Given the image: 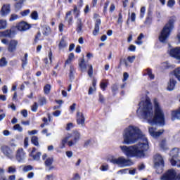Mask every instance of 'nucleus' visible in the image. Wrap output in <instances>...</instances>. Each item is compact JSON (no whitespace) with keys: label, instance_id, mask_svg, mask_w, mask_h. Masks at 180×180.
<instances>
[{"label":"nucleus","instance_id":"obj_16","mask_svg":"<svg viewBox=\"0 0 180 180\" xmlns=\"http://www.w3.org/2000/svg\"><path fill=\"white\" fill-rule=\"evenodd\" d=\"M77 123L79 126H85V116L82 112H78L77 114Z\"/></svg>","mask_w":180,"mask_h":180},{"label":"nucleus","instance_id":"obj_36","mask_svg":"<svg viewBox=\"0 0 180 180\" xmlns=\"http://www.w3.org/2000/svg\"><path fill=\"white\" fill-rule=\"evenodd\" d=\"M13 130H17L20 133H22V131H23V128H22L20 124H16L13 126Z\"/></svg>","mask_w":180,"mask_h":180},{"label":"nucleus","instance_id":"obj_61","mask_svg":"<svg viewBox=\"0 0 180 180\" xmlns=\"http://www.w3.org/2000/svg\"><path fill=\"white\" fill-rule=\"evenodd\" d=\"M131 22H136V13H131Z\"/></svg>","mask_w":180,"mask_h":180},{"label":"nucleus","instance_id":"obj_55","mask_svg":"<svg viewBox=\"0 0 180 180\" xmlns=\"http://www.w3.org/2000/svg\"><path fill=\"white\" fill-rule=\"evenodd\" d=\"M127 60L129 63H133L136 60V56H128Z\"/></svg>","mask_w":180,"mask_h":180},{"label":"nucleus","instance_id":"obj_2","mask_svg":"<svg viewBox=\"0 0 180 180\" xmlns=\"http://www.w3.org/2000/svg\"><path fill=\"white\" fill-rule=\"evenodd\" d=\"M154 110H153V104L150 98H146L144 101L139 103V108L136 113L140 119L147 120L150 124H159L164 126L165 124V118L164 117V110L161 108V105L157 98L153 100Z\"/></svg>","mask_w":180,"mask_h":180},{"label":"nucleus","instance_id":"obj_26","mask_svg":"<svg viewBox=\"0 0 180 180\" xmlns=\"http://www.w3.org/2000/svg\"><path fill=\"white\" fill-rule=\"evenodd\" d=\"M27 57H28L27 53H25L24 57H22L21 59L22 68H25V67L27 65Z\"/></svg>","mask_w":180,"mask_h":180},{"label":"nucleus","instance_id":"obj_10","mask_svg":"<svg viewBox=\"0 0 180 180\" xmlns=\"http://www.w3.org/2000/svg\"><path fill=\"white\" fill-rule=\"evenodd\" d=\"M15 158L18 162H22L25 158H26V153L23 150V148H20L18 149Z\"/></svg>","mask_w":180,"mask_h":180},{"label":"nucleus","instance_id":"obj_25","mask_svg":"<svg viewBox=\"0 0 180 180\" xmlns=\"http://www.w3.org/2000/svg\"><path fill=\"white\" fill-rule=\"evenodd\" d=\"M79 67H80L82 71H85L86 70V64H85V60L84 58L80 59Z\"/></svg>","mask_w":180,"mask_h":180},{"label":"nucleus","instance_id":"obj_15","mask_svg":"<svg viewBox=\"0 0 180 180\" xmlns=\"http://www.w3.org/2000/svg\"><path fill=\"white\" fill-rule=\"evenodd\" d=\"M9 13H11V6L9 4H4L0 11L1 16L5 18V16L9 15Z\"/></svg>","mask_w":180,"mask_h":180},{"label":"nucleus","instance_id":"obj_19","mask_svg":"<svg viewBox=\"0 0 180 180\" xmlns=\"http://www.w3.org/2000/svg\"><path fill=\"white\" fill-rule=\"evenodd\" d=\"M175 85H176V80L174 79V78H170L167 85V91H174Z\"/></svg>","mask_w":180,"mask_h":180},{"label":"nucleus","instance_id":"obj_41","mask_svg":"<svg viewBox=\"0 0 180 180\" xmlns=\"http://www.w3.org/2000/svg\"><path fill=\"white\" fill-rule=\"evenodd\" d=\"M32 169H33V167L32 165H27L23 167L22 171L24 172H29V171H32Z\"/></svg>","mask_w":180,"mask_h":180},{"label":"nucleus","instance_id":"obj_32","mask_svg":"<svg viewBox=\"0 0 180 180\" xmlns=\"http://www.w3.org/2000/svg\"><path fill=\"white\" fill-rule=\"evenodd\" d=\"M7 172L8 174H15L16 172V167L15 166H10L7 169Z\"/></svg>","mask_w":180,"mask_h":180},{"label":"nucleus","instance_id":"obj_42","mask_svg":"<svg viewBox=\"0 0 180 180\" xmlns=\"http://www.w3.org/2000/svg\"><path fill=\"white\" fill-rule=\"evenodd\" d=\"M74 67L72 65L70 66V79H74Z\"/></svg>","mask_w":180,"mask_h":180},{"label":"nucleus","instance_id":"obj_52","mask_svg":"<svg viewBox=\"0 0 180 180\" xmlns=\"http://www.w3.org/2000/svg\"><path fill=\"white\" fill-rule=\"evenodd\" d=\"M109 4H110V1H107L105 4H104V9H103V13H106L107 11H108V6H109Z\"/></svg>","mask_w":180,"mask_h":180},{"label":"nucleus","instance_id":"obj_57","mask_svg":"<svg viewBox=\"0 0 180 180\" xmlns=\"http://www.w3.org/2000/svg\"><path fill=\"white\" fill-rule=\"evenodd\" d=\"M53 115L56 117H58V116H60L61 115V111L60 110H56L55 112H53Z\"/></svg>","mask_w":180,"mask_h":180},{"label":"nucleus","instance_id":"obj_24","mask_svg":"<svg viewBox=\"0 0 180 180\" xmlns=\"http://www.w3.org/2000/svg\"><path fill=\"white\" fill-rule=\"evenodd\" d=\"M8 27V22L6 20H0V30H4Z\"/></svg>","mask_w":180,"mask_h":180},{"label":"nucleus","instance_id":"obj_8","mask_svg":"<svg viewBox=\"0 0 180 180\" xmlns=\"http://www.w3.org/2000/svg\"><path fill=\"white\" fill-rule=\"evenodd\" d=\"M176 177V171L174 169H169L161 176L160 180H174Z\"/></svg>","mask_w":180,"mask_h":180},{"label":"nucleus","instance_id":"obj_54","mask_svg":"<svg viewBox=\"0 0 180 180\" xmlns=\"http://www.w3.org/2000/svg\"><path fill=\"white\" fill-rule=\"evenodd\" d=\"M92 145V141L91 140H87L84 142V147H88V146Z\"/></svg>","mask_w":180,"mask_h":180},{"label":"nucleus","instance_id":"obj_39","mask_svg":"<svg viewBox=\"0 0 180 180\" xmlns=\"http://www.w3.org/2000/svg\"><path fill=\"white\" fill-rule=\"evenodd\" d=\"M144 15H146V6H143L141 8V10H140L141 19H143V18H144Z\"/></svg>","mask_w":180,"mask_h":180},{"label":"nucleus","instance_id":"obj_53","mask_svg":"<svg viewBox=\"0 0 180 180\" xmlns=\"http://www.w3.org/2000/svg\"><path fill=\"white\" fill-rule=\"evenodd\" d=\"M73 12L75 15H76V16H78L79 15V10H78V8L77 7V6H74Z\"/></svg>","mask_w":180,"mask_h":180},{"label":"nucleus","instance_id":"obj_6","mask_svg":"<svg viewBox=\"0 0 180 180\" xmlns=\"http://www.w3.org/2000/svg\"><path fill=\"white\" fill-rule=\"evenodd\" d=\"M110 162L117 164V165H120V167H130V165H132L133 164L130 160H127L123 157H120L118 158H113L110 160Z\"/></svg>","mask_w":180,"mask_h":180},{"label":"nucleus","instance_id":"obj_51","mask_svg":"<svg viewBox=\"0 0 180 180\" xmlns=\"http://www.w3.org/2000/svg\"><path fill=\"white\" fill-rule=\"evenodd\" d=\"M74 127V124H72V123H68V124H67V125H66V130H68V131H70V130H71V129H72Z\"/></svg>","mask_w":180,"mask_h":180},{"label":"nucleus","instance_id":"obj_12","mask_svg":"<svg viewBox=\"0 0 180 180\" xmlns=\"http://www.w3.org/2000/svg\"><path fill=\"white\" fill-rule=\"evenodd\" d=\"M19 42L17 40L12 39L8 42V51L9 53H15Z\"/></svg>","mask_w":180,"mask_h":180},{"label":"nucleus","instance_id":"obj_50","mask_svg":"<svg viewBox=\"0 0 180 180\" xmlns=\"http://www.w3.org/2000/svg\"><path fill=\"white\" fill-rule=\"evenodd\" d=\"M96 91V87L91 86L89 89V95H92Z\"/></svg>","mask_w":180,"mask_h":180},{"label":"nucleus","instance_id":"obj_31","mask_svg":"<svg viewBox=\"0 0 180 180\" xmlns=\"http://www.w3.org/2000/svg\"><path fill=\"white\" fill-rule=\"evenodd\" d=\"M51 30L50 29V27H43V34L44 36H49V33H51Z\"/></svg>","mask_w":180,"mask_h":180},{"label":"nucleus","instance_id":"obj_9","mask_svg":"<svg viewBox=\"0 0 180 180\" xmlns=\"http://www.w3.org/2000/svg\"><path fill=\"white\" fill-rule=\"evenodd\" d=\"M148 131L150 135L154 139H157V137H160L162 133H164V130L161 129L157 131V128L154 127H149Z\"/></svg>","mask_w":180,"mask_h":180},{"label":"nucleus","instance_id":"obj_34","mask_svg":"<svg viewBox=\"0 0 180 180\" xmlns=\"http://www.w3.org/2000/svg\"><path fill=\"white\" fill-rule=\"evenodd\" d=\"M160 147L162 150H167V141L165 139L162 140L160 143Z\"/></svg>","mask_w":180,"mask_h":180},{"label":"nucleus","instance_id":"obj_30","mask_svg":"<svg viewBox=\"0 0 180 180\" xmlns=\"http://www.w3.org/2000/svg\"><path fill=\"white\" fill-rule=\"evenodd\" d=\"M16 4H15V7L16 9H20L22 8V5H23V0H14Z\"/></svg>","mask_w":180,"mask_h":180},{"label":"nucleus","instance_id":"obj_40","mask_svg":"<svg viewBox=\"0 0 180 180\" xmlns=\"http://www.w3.org/2000/svg\"><path fill=\"white\" fill-rule=\"evenodd\" d=\"M18 19H19V15L16 14H11L9 20L10 22H13L15 20H18Z\"/></svg>","mask_w":180,"mask_h":180},{"label":"nucleus","instance_id":"obj_59","mask_svg":"<svg viewBox=\"0 0 180 180\" xmlns=\"http://www.w3.org/2000/svg\"><path fill=\"white\" fill-rule=\"evenodd\" d=\"M123 77H124L123 82L127 81V79H129V73L124 72L123 75Z\"/></svg>","mask_w":180,"mask_h":180},{"label":"nucleus","instance_id":"obj_64","mask_svg":"<svg viewBox=\"0 0 180 180\" xmlns=\"http://www.w3.org/2000/svg\"><path fill=\"white\" fill-rule=\"evenodd\" d=\"M66 155L68 157V158H71V157L73 155L72 151H67Z\"/></svg>","mask_w":180,"mask_h":180},{"label":"nucleus","instance_id":"obj_37","mask_svg":"<svg viewBox=\"0 0 180 180\" xmlns=\"http://www.w3.org/2000/svg\"><path fill=\"white\" fill-rule=\"evenodd\" d=\"M75 56L73 53H70L68 60L65 62V64H70L72 60H74Z\"/></svg>","mask_w":180,"mask_h":180},{"label":"nucleus","instance_id":"obj_43","mask_svg":"<svg viewBox=\"0 0 180 180\" xmlns=\"http://www.w3.org/2000/svg\"><path fill=\"white\" fill-rule=\"evenodd\" d=\"M89 67V70H88V75L90 77H92V75H94V70H93V68H92V65H88Z\"/></svg>","mask_w":180,"mask_h":180},{"label":"nucleus","instance_id":"obj_22","mask_svg":"<svg viewBox=\"0 0 180 180\" xmlns=\"http://www.w3.org/2000/svg\"><path fill=\"white\" fill-rule=\"evenodd\" d=\"M76 30L79 34L82 32V20L81 18L77 19V27Z\"/></svg>","mask_w":180,"mask_h":180},{"label":"nucleus","instance_id":"obj_29","mask_svg":"<svg viewBox=\"0 0 180 180\" xmlns=\"http://www.w3.org/2000/svg\"><path fill=\"white\" fill-rule=\"evenodd\" d=\"M50 91H51V85L46 84L44 87V91L46 95H49L50 94Z\"/></svg>","mask_w":180,"mask_h":180},{"label":"nucleus","instance_id":"obj_20","mask_svg":"<svg viewBox=\"0 0 180 180\" xmlns=\"http://www.w3.org/2000/svg\"><path fill=\"white\" fill-rule=\"evenodd\" d=\"M99 26H101V19L97 18L96 20L94 30L93 31L94 36H98V33H99Z\"/></svg>","mask_w":180,"mask_h":180},{"label":"nucleus","instance_id":"obj_3","mask_svg":"<svg viewBox=\"0 0 180 180\" xmlns=\"http://www.w3.org/2000/svg\"><path fill=\"white\" fill-rule=\"evenodd\" d=\"M79 140H81V133L78 131H73L71 134H66L65 136L62 139L59 148L61 150L65 148V144H68V147L77 146V143H78Z\"/></svg>","mask_w":180,"mask_h":180},{"label":"nucleus","instance_id":"obj_11","mask_svg":"<svg viewBox=\"0 0 180 180\" xmlns=\"http://www.w3.org/2000/svg\"><path fill=\"white\" fill-rule=\"evenodd\" d=\"M1 150L3 154L6 157H7L8 158H10V160H12V158H13V152H12V150H11L10 147H8L6 146H1Z\"/></svg>","mask_w":180,"mask_h":180},{"label":"nucleus","instance_id":"obj_46","mask_svg":"<svg viewBox=\"0 0 180 180\" xmlns=\"http://www.w3.org/2000/svg\"><path fill=\"white\" fill-rule=\"evenodd\" d=\"M174 5H175V0H169L167 1V6L169 8H174Z\"/></svg>","mask_w":180,"mask_h":180},{"label":"nucleus","instance_id":"obj_28","mask_svg":"<svg viewBox=\"0 0 180 180\" xmlns=\"http://www.w3.org/2000/svg\"><path fill=\"white\" fill-rule=\"evenodd\" d=\"M58 47H59L60 50H62V49H64L65 47H67V43L64 40V38L61 39V40L59 43Z\"/></svg>","mask_w":180,"mask_h":180},{"label":"nucleus","instance_id":"obj_44","mask_svg":"<svg viewBox=\"0 0 180 180\" xmlns=\"http://www.w3.org/2000/svg\"><path fill=\"white\" fill-rule=\"evenodd\" d=\"M100 87L102 89V91H105V89H106V88H108V83H106L105 82H102L100 84Z\"/></svg>","mask_w":180,"mask_h":180},{"label":"nucleus","instance_id":"obj_7","mask_svg":"<svg viewBox=\"0 0 180 180\" xmlns=\"http://www.w3.org/2000/svg\"><path fill=\"white\" fill-rule=\"evenodd\" d=\"M179 153V149L178 148H174L170 152V155L172 157V160H170V162L173 167H180V160L176 159V157H178Z\"/></svg>","mask_w":180,"mask_h":180},{"label":"nucleus","instance_id":"obj_56","mask_svg":"<svg viewBox=\"0 0 180 180\" xmlns=\"http://www.w3.org/2000/svg\"><path fill=\"white\" fill-rule=\"evenodd\" d=\"M27 146H29V138L25 137V139L24 140V147L27 148Z\"/></svg>","mask_w":180,"mask_h":180},{"label":"nucleus","instance_id":"obj_18","mask_svg":"<svg viewBox=\"0 0 180 180\" xmlns=\"http://www.w3.org/2000/svg\"><path fill=\"white\" fill-rule=\"evenodd\" d=\"M34 153H36V148H32V151L30 153V157H32L33 160L35 161H39V160H40V157L41 156V153L37 152L35 155Z\"/></svg>","mask_w":180,"mask_h":180},{"label":"nucleus","instance_id":"obj_45","mask_svg":"<svg viewBox=\"0 0 180 180\" xmlns=\"http://www.w3.org/2000/svg\"><path fill=\"white\" fill-rule=\"evenodd\" d=\"M38 108H39V105L37 104V103L34 102L31 107V110L32 112H37Z\"/></svg>","mask_w":180,"mask_h":180},{"label":"nucleus","instance_id":"obj_13","mask_svg":"<svg viewBox=\"0 0 180 180\" xmlns=\"http://www.w3.org/2000/svg\"><path fill=\"white\" fill-rule=\"evenodd\" d=\"M169 54L171 57H174L176 60H180V47H176L169 51Z\"/></svg>","mask_w":180,"mask_h":180},{"label":"nucleus","instance_id":"obj_58","mask_svg":"<svg viewBox=\"0 0 180 180\" xmlns=\"http://www.w3.org/2000/svg\"><path fill=\"white\" fill-rule=\"evenodd\" d=\"M129 172V169H123L118 172L119 174H127Z\"/></svg>","mask_w":180,"mask_h":180},{"label":"nucleus","instance_id":"obj_27","mask_svg":"<svg viewBox=\"0 0 180 180\" xmlns=\"http://www.w3.org/2000/svg\"><path fill=\"white\" fill-rule=\"evenodd\" d=\"M173 74L174 77H176V78L178 79V81H180V68H176L173 71Z\"/></svg>","mask_w":180,"mask_h":180},{"label":"nucleus","instance_id":"obj_4","mask_svg":"<svg viewBox=\"0 0 180 180\" xmlns=\"http://www.w3.org/2000/svg\"><path fill=\"white\" fill-rule=\"evenodd\" d=\"M175 20H176V18L172 17L168 23L165 25L163 27L160 35L159 36V40L162 43H165L167 41V39L169 37V34H171V31L174 29V23H175Z\"/></svg>","mask_w":180,"mask_h":180},{"label":"nucleus","instance_id":"obj_23","mask_svg":"<svg viewBox=\"0 0 180 180\" xmlns=\"http://www.w3.org/2000/svg\"><path fill=\"white\" fill-rule=\"evenodd\" d=\"M38 103L39 106H43L47 103V98L44 96H40L38 99Z\"/></svg>","mask_w":180,"mask_h":180},{"label":"nucleus","instance_id":"obj_5","mask_svg":"<svg viewBox=\"0 0 180 180\" xmlns=\"http://www.w3.org/2000/svg\"><path fill=\"white\" fill-rule=\"evenodd\" d=\"M154 165L158 174H162L164 170V158L161 155L156 154L154 156Z\"/></svg>","mask_w":180,"mask_h":180},{"label":"nucleus","instance_id":"obj_62","mask_svg":"<svg viewBox=\"0 0 180 180\" xmlns=\"http://www.w3.org/2000/svg\"><path fill=\"white\" fill-rule=\"evenodd\" d=\"M21 115L23 116V117H26L27 116V110H22L21 111Z\"/></svg>","mask_w":180,"mask_h":180},{"label":"nucleus","instance_id":"obj_47","mask_svg":"<svg viewBox=\"0 0 180 180\" xmlns=\"http://www.w3.org/2000/svg\"><path fill=\"white\" fill-rule=\"evenodd\" d=\"M6 64H8V63L6 62V59L5 58H2L0 60V65H1V67H5V65H6Z\"/></svg>","mask_w":180,"mask_h":180},{"label":"nucleus","instance_id":"obj_1","mask_svg":"<svg viewBox=\"0 0 180 180\" xmlns=\"http://www.w3.org/2000/svg\"><path fill=\"white\" fill-rule=\"evenodd\" d=\"M122 136L124 144H134L139 140V142L135 145L120 146L122 153L126 157H136V158H144L146 157V151L148 150V141L141 134V131L138 127L134 126L127 127L124 130Z\"/></svg>","mask_w":180,"mask_h":180},{"label":"nucleus","instance_id":"obj_35","mask_svg":"<svg viewBox=\"0 0 180 180\" xmlns=\"http://www.w3.org/2000/svg\"><path fill=\"white\" fill-rule=\"evenodd\" d=\"M31 141L34 146H39V139L37 138V136H32Z\"/></svg>","mask_w":180,"mask_h":180},{"label":"nucleus","instance_id":"obj_48","mask_svg":"<svg viewBox=\"0 0 180 180\" xmlns=\"http://www.w3.org/2000/svg\"><path fill=\"white\" fill-rule=\"evenodd\" d=\"M146 72L149 78H150V79H154V75H153V72H151L150 69H147Z\"/></svg>","mask_w":180,"mask_h":180},{"label":"nucleus","instance_id":"obj_60","mask_svg":"<svg viewBox=\"0 0 180 180\" xmlns=\"http://www.w3.org/2000/svg\"><path fill=\"white\" fill-rule=\"evenodd\" d=\"M108 168H109L108 165H102L101 167V171H108Z\"/></svg>","mask_w":180,"mask_h":180},{"label":"nucleus","instance_id":"obj_14","mask_svg":"<svg viewBox=\"0 0 180 180\" xmlns=\"http://www.w3.org/2000/svg\"><path fill=\"white\" fill-rule=\"evenodd\" d=\"M16 28L20 32H25V30L30 29V25L27 22L22 21L16 25Z\"/></svg>","mask_w":180,"mask_h":180},{"label":"nucleus","instance_id":"obj_63","mask_svg":"<svg viewBox=\"0 0 180 180\" xmlns=\"http://www.w3.org/2000/svg\"><path fill=\"white\" fill-rule=\"evenodd\" d=\"M129 51H136V46L134 45H131L129 47Z\"/></svg>","mask_w":180,"mask_h":180},{"label":"nucleus","instance_id":"obj_38","mask_svg":"<svg viewBox=\"0 0 180 180\" xmlns=\"http://www.w3.org/2000/svg\"><path fill=\"white\" fill-rule=\"evenodd\" d=\"M30 17L34 20H37L39 19V14L37 13V11H33Z\"/></svg>","mask_w":180,"mask_h":180},{"label":"nucleus","instance_id":"obj_49","mask_svg":"<svg viewBox=\"0 0 180 180\" xmlns=\"http://www.w3.org/2000/svg\"><path fill=\"white\" fill-rule=\"evenodd\" d=\"M30 13V10L27 9V10H25L22 12H21L20 15H22L23 17H25V16H27V15H29Z\"/></svg>","mask_w":180,"mask_h":180},{"label":"nucleus","instance_id":"obj_33","mask_svg":"<svg viewBox=\"0 0 180 180\" xmlns=\"http://www.w3.org/2000/svg\"><path fill=\"white\" fill-rule=\"evenodd\" d=\"M141 39H144V35L143 34V33L140 34V35L138 37L137 41H136V44L139 46L143 44V41H141Z\"/></svg>","mask_w":180,"mask_h":180},{"label":"nucleus","instance_id":"obj_17","mask_svg":"<svg viewBox=\"0 0 180 180\" xmlns=\"http://www.w3.org/2000/svg\"><path fill=\"white\" fill-rule=\"evenodd\" d=\"M42 160L44 161L46 167H51L54 159L53 158H47V154L42 155Z\"/></svg>","mask_w":180,"mask_h":180},{"label":"nucleus","instance_id":"obj_21","mask_svg":"<svg viewBox=\"0 0 180 180\" xmlns=\"http://www.w3.org/2000/svg\"><path fill=\"white\" fill-rule=\"evenodd\" d=\"M12 36V32L11 30H7L0 32V37H11Z\"/></svg>","mask_w":180,"mask_h":180}]
</instances>
